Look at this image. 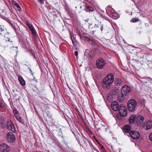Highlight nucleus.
Wrapping results in <instances>:
<instances>
[{
    "label": "nucleus",
    "instance_id": "f257e3e1",
    "mask_svg": "<svg viewBox=\"0 0 152 152\" xmlns=\"http://www.w3.org/2000/svg\"><path fill=\"white\" fill-rule=\"evenodd\" d=\"M114 76L112 73L107 75L103 79L102 86L105 89H109L114 81Z\"/></svg>",
    "mask_w": 152,
    "mask_h": 152
},
{
    "label": "nucleus",
    "instance_id": "f03ea898",
    "mask_svg": "<svg viewBox=\"0 0 152 152\" xmlns=\"http://www.w3.org/2000/svg\"><path fill=\"white\" fill-rule=\"evenodd\" d=\"M94 121L95 125V128L96 129L97 131H98L100 130H105L107 129V126L99 118L95 119Z\"/></svg>",
    "mask_w": 152,
    "mask_h": 152
},
{
    "label": "nucleus",
    "instance_id": "7ed1b4c3",
    "mask_svg": "<svg viewBox=\"0 0 152 152\" xmlns=\"http://www.w3.org/2000/svg\"><path fill=\"white\" fill-rule=\"evenodd\" d=\"M144 120V117L141 115H139L137 117L134 115H131L130 118V123L135 122L136 124L139 126H141Z\"/></svg>",
    "mask_w": 152,
    "mask_h": 152
},
{
    "label": "nucleus",
    "instance_id": "20e7f679",
    "mask_svg": "<svg viewBox=\"0 0 152 152\" xmlns=\"http://www.w3.org/2000/svg\"><path fill=\"white\" fill-rule=\"evenodd\" d=\"M137 102L134 99L130 100L128 102V109L129 111L132 112L135 110L137 106Z\"/></svg>",
    "mask_w": 152,
    "mask_h": 152
},
{
    "label": "nucleus",
    "instance_id": "39448f33",
    "mask_svg": "<svg viewBox=\"0 0 152 152\" xmlns=\"http://www.w3.org/2000/svg\"><path fill=\"white\" fill-rule=\"evenodd\" d=\"M118 111L121 116L125 117L127 114L126 107L123 105H121L119 107Z\"/></svg>",
    "mask_w": 152,
    "mask_h": 152
},
{
    "label": "nucleus",
    "instance_id": "423d86ee",
    "mask_svg": "<svg viewBox=\"0 0 152 152\" xmlns=\"http://www.w3.org/2000/svg\"><path fill=\"white\" fill-rule=\"evenodd\" d=\"M131 91V88L128 86L125 85L121 88V93L124 95H128Z\"/></svg>",
    "mask_w": 152,
    "mask_h": 152
},
{
    "label": "nucleus",
    "instance_id": "0eeeda50",
    "mask_svg": "<svg viewBox=\"0 0 152 152\" xmlns=\"http://www.w3.org/2000/svg\"><path fill=\"white\" fill-rule=\"evenodd\" d=\"M105 64L104 60L102 58H100L96 62V66L99 69L102 68Z\"/></svg>",
    "mask_w": 152,
    "mask_h": 152
},
{
    "label": "nucleus",
    "instance_id": "6e6552de",
    "mask_svg": "<svg viewBox=\"0 0 152 152\" xmlns=\"http://www.w3.org/2000/svg\"><path fill=\"white\" fill-rule=\"evenodd\" d=\"M143 127L145 130L151 129L152 128V121L150 120L145 122L143 124Z\"/></svg>",
    "mask_w": 152,
    "mask_h": 152
},
{
    "label": "nucleus",
    "instance_id": "1a4fd4ad",
    "mask_svg": "<svg viewBox=\"0 0 152 152\" xmlns=\"http://www.w3.org/2000/svg\"><path fill=\"white\" fill-rule=\"evenodd\" d=\"M7 138L8 141L11 142H14L15 140L14 135L11 132H9L7 133Z\"/></svg>",
    "mask_w": 152,
    "mask_h": 152
},
{
    "label": "nucleus",
    "instance_id": "9d476101",
    "mask_svg": "<svg viewBox=\"0 0 152 152\" xmlns=\"http://www.w3.org/2000/svg\"><path fill=\"white\" fill-rule=\"evenodd\" d=\"M7 127L10 130L13 132H15L14 126L12 122L10 120H8L7 123Z\"/></svg>",
    "mask_w": 152,
    "mask_h": 152
},
{
    "label": "nucleus",
    "instance_id": "9b49d317",
    "mask_svg": "<svg viewBox=\"0 0 152 152\" xmlns=\"http://www.w3.org/2000/svg\"><path fill=\"white\" fill-rule=\"evenodd\" d=\"M129 134L131 137L133 139H138L140 136V134L138 132L136 131H132L130 132Z\"/></svg>",
    "mask_w": 152,
    "mask_h": 152
},
{
    "label": "nucleus",
    "instance_id": "f8f14e48",
    "mask_svg": "<svg viewBox=\"0 0 152 152\" xmlns=\"http://www.w3.org/2000/svg\"><path fill=\"white\" fill-rule=\"evenodd\" d=\"M9 150V146L6 144L0 145V151L1 152H8Z\"/></svg>",
    "mask_w": 152,
    "mask_h": 152
},
{
    "label": "nucleus",
    "instance_id": "ddd939ff",
    "mask_svg": "<svg viewBox=\"0 0 152 152\" xmlns=\"http://www.w3.org/2000/svg\"><path fill=\"white\" fill-rule=\"evenodd\" d=\"M0 34L4 37L9 35L10 33L7 32L6 29H5L3 26H0Z\"/></svg>",
    "mask_w": 152,
    "mask_h": 152
},
{
    "label": "nucleus",
    "instance_id": "4468645a",
    "mask_svg": "<svg viewBox=\"0 0 152 152\" xmlns=\"http://www.w3.org/2000/svg\"><path fill=\"white\" fill-rule=\"evenodd\" d=\"M142 82L143 84L146 86L149 87H152V82L147 80L143 79Z\"/></svg>",
    "mask_w": 152,
    "mask_h": 152
},
{
    "label": "nucleus",
    "instance_id": "2eb2a0df",
    "mask_svg": "<svg viewBox=\"0 0 152 152\" xmlns=\"http://www.w3.org/2000/svg\"><path fill=\"white\" fill-rule=\"evenodd\" d=\"M111 106L113 109L115 111H117L119 110V107L118 102H113L111 104Z\"/></svg>",
    "mask_w": 152,
    "mask_h": 152
},
{
    "label": "nucleus",
    "instance_id": "dca6fc26",
    "mask_svg": "<svg viewBox=\"0 0 152 152\" xmlns=\"http://www.w3.org/2000/svg\"><path fill=\"white\" fill-rule=\"evenodd\" d=\"M114 83L117 86H121L123 83V81L121 79L119 78H115L114 80Z\"/></svg>",
    "mask_w": 152,
    "mask_h": 152
},
{
    "label": "nucleus",
    "instance_id": "f3484780",
    "mask_svg": "<svg viewBox=\"0 0 152 152\" xmlns=\"http://www.w3.org/2000/svg\"><path fill=\"white\" fill-rule=\"evenodd\" d=\"M131 130L130 126L128 125H126L124 126L123 131L126 133L129 132Z\"/></svg>",
    "mask_w": 152,
    "mask_h": 152
},
{
    "label": "nucleus",
    "instance_id": "a211bd4d",
    "mask_svg": "<svg viewBox=\"0 0 152 152\" xmlns=\"http://www.w3.org/2000/svg\"><path fill=\"white\" fill-rule=\"evenodd\" d=\"M12 5L14 7L16 10H20L21 8L19 4L13 1L12 2Z\"/></svg>",
    "mask_w": 152,
    "mask_h": 152
},
{
    "label": "nucleus",
    "instance_id": "6ab92c4d",
    "mask_svg": "<svg viewBox=\"0 0 152 152\" xmlns=\"http://www.w3.org/2000/svg\"><path fill=\"white\" fill-rule=\"evenodd\" d=\"M18 79L21 84L23 86H24L25 85V81L22 76L20 75H19Z\"/></svg>",
    "mask_w": 152,
    "mask_h": 152
},
{
    "label": "nucleus",
    "instance_id": "aec40b11",
    "mask_svg": "<svg viewBox=\"0 0 152 152\" xmlns=\"http://www.w3.org/2000/svg\"><path fill=\"white\" fill-rule=\"evenodd\" d=\"M15 117L17 120L19 121L20 123H23L24 121L23 119L21 118V117L19 115H15Z\"/></svg>",
    "mask_w": 152,
    "mask_h": 152
},
{
    "label": "nucleus",
    "instance_id": "412c9836",
    "mask_svg": "<svg viewBox=\"0 0 152 152\" xmlns=\"http://www.w3.org/2000/svg\"><path fill=\"white\" fill-rule=\"evenodd\" d=\"M111 15L112 18L114 19H116L118 18V14L117 13L112 12Z\"/></svg>",
    "mask_w": 152,
    "mask_h": 152
},
{
    "label": "nucleus",
    "instance_id": "4be33fe9",
    "mask_svg": "<svg viewBox=\"0 0 152 152\" xmlns=\"http://www.w3.org/2000/svg\"><path fill=\"white\" fill-rule=\"evenodd\" d=\"M20 42L22 43L23 45V48H26L27 47V45H29V43L28 42H25V41L22 40H20Z\"/></svg>",
    "mask_w": 152,
    "mask_h": 152
},
{
    "label": "nucleus",
    "instance_id": "5701e85b",
    "mask_svg": "<svg viewBox=\"0 0 152 152\" xmlns=\"http://www.w3.org/2000/svg\"><path fill=\"white\" fill-rule=\"evenodd\" d=\"M125 96L121 93L119 95L118 98L120 101H122L124 99V96Z\"/></svg>",
    "mask_w": 152,
    "mask_h": 152
},
{
    "label": "nucleus",
    "instance_id": "b1692460",
    "mask_svg": "<svg viewBox=\"0 0 152 152\" xmlns=\"http://www.w3.org/2000/svg\"><path fill=\"white\" fill-rule=\"evenodd\" d=\"M8 20H9L8 19ZM8 22L10 26H11V27L14 29L15 32H16V27L14 25L13 23L10 22L9 20H8Z\"/></svg>",
    "mask_w": 152,
    "mask_h": 152
},
{
    "label": "nucleus",
    "instance_id": "393cba45",
    "mask_svg": "<svg viewBox=\"0 0 152 152\" xmlns=\"http://www.w3.org/2000/svg\"><path fill=\"white\" fill-rule=\"evenodd\" d=\"M31 32L32 33V34H33V36L34 37H37V34L36 32V31H35L34 29L33 31H31Z\"/></svg>",
    "mask_w": 152,
    "mask_h": 152
},
{
    "label": "nucleus",
    "instance_id": "a878e982",
    "mask_svg": "<svg viewBox=\"0 0 152 152\" xmlns=\"http://www.w3.org/2000/svg\"><path fill=\"white\" fill-rule=\"evenodd\" d=\"M87 10L88 11H92L94 10L93 8L91 7H88L87 8Z\"/></svg>",
    "mask_w": 152,
    "mask_h": 152
},
{
    "label": "nucleus",
    "instance_id": "bb28decb",
    "mask_svg": "<svg viewBox=\"0 0 152 152\" xmlns=\"http://www.w3.org/2000/svg\"><path fill=\"white\" fill-rule=\"evenodd\" d=\"M47 116L48 117V118H49L51 117V114L50 113V112L49 111H47L46 112Z\"/></svg>",
    "mask_w": 152,
    "mask_h": 152
},
{
    "label": "nucleus",
    "instance_id": "cd10ccee",
    "mask_svg": "<svg viewBox=\"0 0 152 152\" xmlns=\"http://www.w3.org/2000/svg\"><path fill=\"white\" fill-rule=\"evenodd\" d=\"M148 65L150 67H152V61H148Z\"/></svg>",
    "mask_w": 152,
    "mask_h": 152
},
{
    "label": "nucleus",
    "instance_id": "c85d7f7f",
    "mask_svg": "<svg viewBox=\"0 0 152 152\" xmlns=\"http://www.w3.org/2000/svg\"><path fill=\"white\" fill-rule=\"evenodd\" d=\"M138 21V19L137 18H134L130 20V21L133 23L137 22Z\"/></svg>",
    "mask_w": 152,
    "mask_h": 152
},
{
    "label": "nucleus",
    "instance_id": "c756f323",
    "mask_svg": "<svg viewBox=\"0 0 152 152\" xmlns=\"http://www.w3.org/2000/svg\"><path fill=\"white\" fill-rule=\"evenodd\" d=\"M13 113L15 115H19V112L16 110H14L13 111Z\"/></svg>",
    "mask_w": 152,
    "mask_h": 152
},
{
    "label": "nucleus",
    "instance_id": "7c9ffc66",
    "mask_svg": "<svg viewBox=\"0 0 152 152\" xmlns=\"http://www.w3.org/2000/svg\"><path fill=\"white\" fill-rule=\"evenodd\" d=\"M9 35H8L6 37H4V39L6 41H10V39L9 38Z\"/></svg>",
    "mask_w": 152,
    "mask_h": 152
},
{
    "label": "nucleus",
    "instance_id": "2f4dec72",
    "mask_svg": "<svg viewBox=\"0 0 152 152\" xmlns=\"http://www.w3.org/2000/svg\"><path fill=\"white\" fill-rule=\"evenodd\" d=\"M30 52L31 54V55L34 57H35V53L33 51V50H30Z\"/></svg>",
    "mask_w": 152,
    "mask_h": 152
},
{
    "label": "nucleus",
    "instance_id": "473e14b6",
    "mask_svg": "<svg viewBox=\"0 0 152 152\" xmlns=\"http://www.w3.org/2000/svg\"><path fill=\"white\" fill-rule=\"evenodd\" d=\"M101 25L100 24L98 23L97 24H95L94 25V27L95 28H98L100 26H101Z\"/></svg>",
    "mask_w": 152,
    "mask_h": 152
},
{
    "label": "nucleus",
    "instance_id": "72a5a7b5",
    "mask_svg": "<svg viewBox=\"0 0 152 152\" xmlns=\"http://www.w3.org/2000/svg\"><path fill=\"white\" fill-rule=\"evenodd\" d=\"M149 138L150 140L152 141V132L150 133L149 134Z\"/></svg>",
    "mask_w": 152,
    "mask_h": 152
},
{
    "label": "nucleus",
    "instance_id": "f704fd0d",
    "mask_svg": "<svg viewBox=\"0 0 152 152\" xmlns=\"http://www.w3.org/2000/svg\"><path fill=\"white\" fill-rule=\"evenodd\" d=\"M39 2L41 4H43L44 3V0H38Z\"/></svg>",
    "mask_w": 152,
    "mask_h": 152
},
{
    "label": "nucleus",
    "instance_id": "c9c22d12",
    "mask_svg": "<svg viewBox=\"0 0 152 152\" xmlns=\"http://www.w3.org/2000/svg\"><path fill=\"white\" fill-rule=\"evenodd\" d=\"M27 25L29 28H31V27L32 26L31 24H30L28 23H27Z\"/></svg>",
    "mask_w": 152,
    "mask_h": 152
},
{
    "label": "nucleus",
    "instance_id": "e433bc0d",
    "mask_svg": "<svg viewBox=\"0 0 152 152\" xmlns=\"http://www.w3.org/2000/svg\"><path fill=\"white\" fill-rule=\"evenodd\" d=\"M4 107V104L2 103H0V107L1 108H3Z\"/></svg>",
    "mask_w": 152,
    "mask_h": 152
},
{
    "label": "nucleus",
    "instance_id": "4c0bfd02",
    "mask_svg": "<svg viewBox=\"0 0 152 152\" xmlns=\"http://www.w3.org/2000/svg\"><path fill=\"white\" fill-rule=\"evenodd\" d=\"M71 38L72 40V42H74L75 40V39L74 38V37H72V36L71 37Z\"/></svg>",
    "mask_w": 152,
    "mask_h": 152
},
{
    "label": "nucleus",
    "instance_id": "58836bf2",
    "mask_svg": "<svg viewBox=\"0 0 152 152\" xmlns=\"http://www.w3.org/2000/svg\"><path fill=\"white\" fill-rule=\"evenodd\" d=\"M75 56H77L78 54V52L77 51H76L75 52Z\"/></svg>",
    "mask_w": 152,
    "mask_h": 152
},
{
    "label": "nucleus",
    "instance_id": "ea45409f",
    "mask_svg": "<svg viewBox=\"0 0 152 152\" xmlns=\"http://www.w3.org/2000/svg\"><path fill=\"white\" fill-rule=\"evenodd\" d=\"M29 28L30 29L31 31L34 30V29L32 26L31 27V28Z\"/></svg>",
    "mask_w": 152,
    "mask_h": 152
},
{
    "label": "nucleus",
    "instance_id": "a19ab883",
    "mask_svg": "<svg viewBox=\"0 0 152 152\" xmlns=\"http://www.w3.org/2000/svg\"><path fill=\"white\" fill-rule=\"evenodd\" d=\"M101 27L100 28V29H101V31H102L103 30V26L102 25H101Z\"/></svg>",
    "mask_w": 152,
    "mask_h": 152
},
{
    "label": "nucleus",
    "instance_id": "79ce46f5",
    "mask_svg": "<svg viewBox=\"0 0 152 152\" xmlns=\"http://www.w3.org/2000/svg\"><path fill=\"white\" fill-rule=\"evenodd\" d=\"M117 118L118 119H120V118H121V116H118V115H117Z\"/></svg>",
    "mask_w": 152,
    "mask_h": 152
},
{
    "label": "nucleus",
    "instance_id": "37998d69",
    "mask_svg": "<svg viewBox=\"0 0 152 152\" xmlns=\"http://www.w3.org/2000/svg\"><path fill=\"white\" fill-rule=\"evenodd\" d=\"M29 70H30V71L31 72V75H33V73H32V71H31V69H29Z\"/></svg>",
    "mask_w": 152,
    "mask_h": 152
},
{
    "label": "nucleus",
    "instance_id": "c03bdc74",
    "mask_svg": "<svg viewBox=\"0 0 152 152\" xmlns=\"http://www.w3.org/2000/svg\"><path fill=\"white\" fill-rule=\"evenodd\" d=\"M113 88L114 89L115 88L116 89V88L115 87H113V88H112V89L113 90Z\"/></svg>",
    "mask_w": 152,
    "mask_h": 152
},
{
    "label": "nucleus",
    "instance_id": "a18cd8bd",
    "mask_svg": "<svg viewBox=\"0 0 152 152\" xmlns=\"http://www.w3.org/2000/svg\"><path fill=\"white\" fill-rule=\"evenodd\" d=\"M102 149H103L104 147H102Z\"/></svg>",
    "mask_w": 152,
    "mask_h": 152
},
{
    "label": "nucleus",
    "instance_id": "49530a36",
    "mask_svg": "<svg viewBox=\"0 0 152 152\" xmlns=\"http://www.w3.org/2000/svg\"><path fill=\"white\" fill-rule=\"evenodd\" d=\"M16 48H18V47L17 46L16 47Z\"/></svg>",
    "mask_w": 152,
    "mask_h": 152
},
{
    "label": "nucleus",
    "instance_id": "de8ad7c7",
    "mask_svg": "<svg viewBox=\"0 0 152 152\" xmlns=\"http://www.w3.org/2000/svg\"><path fill=\"white\" fill-rule=\"evenodd\" d=\"M90 56L91 57V55H90Z\"/></svg>",
    "mask_w": 152,
    "mask_h": 152
},
{
    "label": "nucleus",
    "instance_id": "09e8293b",
    "mask_svg": "<svg viewBox=\"0 0 152 152\" xmlns=\"http://www.w3.org/2000/svg\"><path fill=\"white\" fill-rule=\"evenodd\" d=\"M12 42V41H10L11 42Z\"/></svg>",
    "mask_w": 152,
    "mask_h": 152
},
{
    "label": "nucleus",
    "instance_id": "8fccbe9b",
    "mask_svg": "<svg viewBox=\"0 0 152 152\" xmlns=\"http://www.w3.org/2000/svg\"><path fill=\"white\" fill-rule=\"evenodd\" d=\"M151 152H152V151Z\"/></svg>",
    "mask_w": 152,
    "mask_h": 152
}]
</instances>
